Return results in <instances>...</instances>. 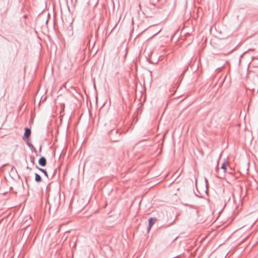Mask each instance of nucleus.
I'll list each match as a JSON object with an SVG mask.
<instances>
[{
  "instance_id": "1",
  "label": "nucleus",
  "mask_w": 258,
  "mask_h": 258,
  "mask_svg": "<svg viewBox=\"0 0 258 258\" xmlns=\"http://www.w3.org/2000/svg\"><path fill=\"white\" fill-rule=\"evenodd\" d=\"M47 201L48 204L54 208H57L59 205V197L58 193L54 195L48 194Z\"/></svg>"
},
{
  "instance_id": "2",
  "label": "nucleus",
  "mask_w": 258,
  "mask_h": 258,
  "mask_svg": "<svg viewBox=\"0 0 258 258\" xmlns=\"http://www.w3.org/2000/svg\"><path fill=\"white\" fill-rule=\"evenodd\" d=\"M120 133L117 130H112L109 133V138L112 142H118L120 139Z\"/></svg>"
},
{
  "instance_id": "3",
  "label": "nucleus",
  "mask_w": 258,
  "mask_h": 258,
  "mask_svg": "<svg viewBox=\"0 0 258 258\" xmlns=\"http://www.w3.org/2000/svg\"><path fill=\"white\" fill-rule=\"evenodd\" d=\"M157 219L155 217H151L149 219V225L148 231H149L152 226L156 223Z\"/></svg>"
},
{
  "instance_id": "4",
  "label": "nucleus",
  "mask_w": 258,
  "mask_h": 258,
  "mask_svg": "<svg viewBox=\"0 0 258 258\" xmlns=\"http://www.w3.org/2000/svg\"><path fill=\"white\" fill-rule=\"evenodd\" d=\"M38 163L41 166H45L46 164V160L45 158L41 157L38 160Z\"/></svg>"
},
{
  "instance_id": "5",
  "label": "nucleus",
  "mask_w": 258,
  "mask_h": 258,
  "mask_svg": "<svg viewBox=\"0 0 258 258\" xmlns=\"http://www.w3.org/2000/svg\"><path fill=\"white\" fill-rule=\"evenodd\" d=\"M31 135V130L29 128H25V133H24V137L26 138H28Z\"/></svg>"
},
{
  "instance_id": "6",
  "label": "nucleus",
  "mask_w": 258,
  "mask_h": 258,
  "mask_svg": "<svg viewBox=\"0 0 258 258\" xmlns=\"http://www.w3.org/2000/svg\"><path fill=\"white\" fill-rule=\"evenodd\" d=\"M35 180L37 182H40L42 181V178L40 175L37 173L35 174Z\"/></svg>"
},
{
  "instance_id": "7",
  "label": "nucleus",
  "mask_w": 258,
  "mask_h": 258,
  "mask_svg": "<svg viewBox=\"0 0 258 258\" xmlns=\"http://www.w3.org/2000/svg\"><path fill=\"white\" fill-rule=\"evenodd\" d=\"M228 165V163L227 162H224L223 163V164L222 165L221 169L223 170L224 173H225V172H226V170L227 169V166Z\"/></svg>"
},
{
  "instance_id": "8",
  "label": "nucleus",
  "mask_w": 258,
  "mask_h": 258,
  "mask_svg": "<svg viewBox=\"0 0 258 258\" xmlns=\"http://www.w3.org/2000/svg\"><path fill=\"white\" fill-rule=\"evenodd\" d=\"M37 168L40 170L41 171V172H42V173H44V174H45V175L46 176H48V175H47V173L46 172V171L42 168H39V167H37Z\"/></svg>"
},
{
  "instance_id": "9",
  "label": "nucleus",
  "mask_w": 258,
  "mask_h": 258,
  "mask_svg": "<svg viewBox=\"0 0 258 258\" xmlns=\"http://www.w3.org/2000/svg\"><path fill=\"white\" fill-rule=\"evenodd\" d=\"M218 170H219V169H216V171L217 172V177H219V178H221V177L218 174Z\"/></svg>"
},
{
  "instance_id": "10",
  "label": "nucleus",
  "mask_w": 258,
  "mask_h": 258,
  "mask_svg": "<svg viewBox=\"0 0 258 258\" xmlns=\"http://www.w3.org/2000/svg\"><path fill=\"white\" fill-rule=\"evenodd\" d=\"M9 9V7L8 6V7H7V9H6V12H7V11H8Z\"/></svg>"
},
{
  "instance_id": "11",
  "label": "nucleus",
  "mask_w": 258,
  "mask_h": 258,
  "mask_svg": "<svg viewBox=\"0 0 258 258\" xmlns=\"http://www.w3.org/2000/svg\"><path fill=\"white\" fill-rule=\"evenodd\" d=\"M27 169H29V170H31V168H30V167H27Z\"/></svg>"
}]
</instances>
